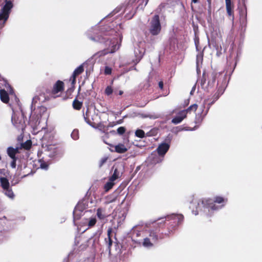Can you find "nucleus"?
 Here are the masks:
<instances>
[{
	"instance_id": "obj_13",
	"label": "nucleus",
	"mask_w": 262,
	"mask_h": 262,
	"mask_svg": "<svg viewBox=\"0 0 262 262\" xmlns=\"http://www.w3.org/2000/svg\"><path fill=\"white\" fill-rule=\"evenodd\" d=\"M63 90V83L61 81H58L53 86L52 94L54 98L58 96V93Z\"/></svg>"
},
{
	"instance_id": "obj_8",
	"label": "nucleus",
	"mask_w": 262,
	"mask_h": 262,
	"mask_svg": "<svg viewBox=\"0 0 262 262\" xmlns=\"http://www.w3.org/2000/svg\"><path fill=\"white\" fill-rule=\"evenodd\" d=\"M132 241L138 245H141L143 238L145 236L143 227L141 226H134L130 232Z\"/></svg>"
},
{
	"instance_id": "obj_5",
	"label": "nucleus",
	"mask_w": 262,
	"mask_h": 262,
	"mask_svg": "<svg viewBox=\"0 0 262 262\" xmlns=\"http://www.w3.org/2000/svg\"><path fill=\"white\" fill-rule=\"evenodd\" d=\"M36 100L37 98L36 97L33 98L32 100V104L31 106L32 111L30 117V122H34V126H37L39 124L40 121L39 120L47 111L46 108L42 106H38L37 108H35V107L33 110V104Z\"/></svg>"
},
{
	"instance_id": "obj_22",
	"label": "nucleus",
	"mask_w": 262,
	"mask_h": 262,
	"mask_svg": "<svg viewBox=\"0 0 262 262\" xmlns=\"http://www.w3.org/2000/svg\"><path fill=\"white\" fill-rule=\"evenodd\" d=\"M93 212L92 209L85 210L81 215V217L79 219H81L84 222H86V219L90 217V216H93Z\"/></svg>"
},
{
	"instance_id": "obj_19",
	"label": "nucleus",
	"mask_w": 262,
	"mask_h": 262,
	"mask_svg": "<svg viewBox=\"0 0 262 262\" xmlns=\"http://www.w3.org/2000/svg\"><path fill=\"white\" fill-rule=\"evenodd\" d=\"M155 243V242H153L150 238L145 236L143 238L141 245L145 248H149L153 246V244Z\"/></svg>"
},
{
	"instance_id": "obj_30",
	"label": "nucleus",
	"mask_w": 262,
	"mask_h": 262,
	"mask_svg": "<svg viewBox=\"0 0 262 262\" xmlns=\"http://www.w3.org/2000/svg\"><path fill=\"white\" fill-rule=\"evenodd\" d=\"M82 104V103L81 102L76 99L74 100L73 102V106L74 108L77 110H79L81 108Z\"/></svg>"
},
{
	"instance_id": "obj_18",
	"label": "nucleus",
	"mask_w": 262,
	"mask_h": 262,
	"mask_svg": "<svg viewBox=\"0 0 262 262\" xmlns=\"http://www.w3.org/2000/svg\"><path fill=\"white\" fill-rule=\"evenodd\" d=\"M96 214L98 218L101 221L104 220L106 217L110 216V214L107 213L105 211L101 208H99L97 210Z\"/></svg>"
},
{
	"instance_id": "obj_41",
	"label": "nucleus",
	"mask_w": 262,
	"mask_h": 262,
	"mask_svg": "<svg viewBox=\"0 0 262 262\" xmlns=\"http://www.w3.org/2000/svg\"><path fill=\"white\" fill-rule=\"evenodd\" d=\"M200 59V60L202 61V56L201 55H198L197 56V61H196V64L198 65L199 64V60Z\"/></svg>"
},
{
	"instance_id": "obj_50",
	"label": "nucleus",
	"mask_w": 262,
	"mask_h": 262,
	"mask_svg": "<svg viewBox=\"0 0 262 262\" xmlns=\"http://www.w3.org/2000/svg\"><path fill=\"white\" fill-rule=\"evenodd\" d=\"M194 90H195V87L194 86V87L192 88V90H191V92H190V94H192V92H193V91Z\"/></svg>"
},
{
	"instance_id": "obj_37",
	"label": "nucleus",
	"mask_w": 262,
	"mask_h": 262,
	"mask_svg": "<svg viewBox=\"0 0 262 262\" xmlns=\"http://www.w3.org/2000/svg\"><path fill=\"white\" fill-rule=\"evenodd\" d=\"M125 132V128L124 127H119L117 129V133L119 135H122Z\"/></svg>"
},
{
	"instance_id": "obj_44",
	"label": "nucleus",
	"mask_w": 262,
	"mask_h": 262,
	"mask_svg": "<svg viewBox=\"0 0 262 262\" xmlns=\"http://www.w3.org/2000/svg\"><path fill=\"white\" fill-rule=\"evenodd\" d=\"M198 116H199V115L196 116V120H195L196 122H201L203 120V118L201 119L199 118Z\"/></svg>"
},
{
	"instance_id": "obj_6",
	"label": "nucleus",
	"mask_w": 262,
	"mask_h": 262,
	"mask_svg": "<svg viewBox=\"0 0 262 262\" xmlns=\"http://www.w3.org/2000/svg\"><path fill=\"white\" fill-rule=\"evenodd\" d=\"M13 6L11 1L5 0V4L2 6L0 11V30L5 26Z\"/></svg>"
},
{
	"instance_id": "obj_53",
	"label": "nucleus",
	"mask_w": 262,
	"mask_h": 262,
	"mask_svg": "<svg viewBox=\"0 0 262 262\" xmlns=\"http://www.w3.org/2000/svg\"><path fill=\"white\" fill-rule=\"evenodd\" d=\"M225 1H226V3H228V2H231V0H225Z\"/></svg>"
},
{
	"instance_id": "obj_10",
	"label": "nucleus",
	"mask_w": 262,
	"mask_h": 262,
	"mask_svg": "<svg viewBox=\"0 0 262 262\" xmlns=\"http://www.w3.org/2000/svg\"><path fill=\"white\" fill-rule=\"evenodd\" d=\"M161 30V26L160 23L159 17L156 15L151 20L150 23L149 32L152 35H157Z\"/></svg>"
},
{
	"instance_id": "obj_49",
	"label": "nucleus",
	"mask_w": 262,
	"mask_h": 262,
	"mask_svg": "<svg viewBox=\"0 0 262 262\" xmlns=\"http://www.w3.org/2000/svg\"><path fill=\"white\" fill-rule=\"evenodd\" d=\"M123 91H119L118 94H119V95H121L123 94Z\"/></svg>"
},
{
	"instance_id": "obj_14",
	"label": "nucleus",
	"mask_w": 262,
	"mask_h": 262,
	"mask_svg": "<svg viewBox=\"0 0 262 262\" xmlns=\"http://www.w3.org/2000/svg\"><path fill=\"white\" fill-rule=\"evenodd\" d=\"M169 148V144L166 143H163L160 144L157 149V151L159 156L163 157L167 152Z\"/></svg>"
},
{
	"instance_id": "obj_12",
	"label": "nucleus",
	"mask_w": 262,
	"mask_h": 262,
	"mask_svg": "<svg viewBox=\"0 0 262 262\" xmlns=\"http://www.w3.org/2000/svg\"><path fill=\"white\" fill-rule=\"evenodd\" d=\"M45 151L47 155L51 158L55 157L59 152V149L57 148L55 145H49L46 147Z\"/></svg>"
},
{
	"instance_id": "obj_38",
	"label": "nucleus",
	"mask_w": 262,
	"mask_h": 262,
	"mask_svg": "<svg viewBox=\"0 0 262 262\" xmlns=\"http://www.w3.org/2000/svg\"><path fill=\"white\" fill-rule=\"evenodd\" d=\"M112 72V69L108 67H105L104 70V73L106 75L111 74Z\"/></svg>"
},
{
	"instance_id": "obj_54",
	"label": "nucleus",
	"mask_w": 262,
	"mask_h": 262,
	"mask_svg": "<svg viewBox=\"0 0 262 262\" xmlns=\"http://www.w3.org/2000/svg\"><path fill=\"white\" fill-rule=\"evenodd\" d=\"M134 13L131 16H128V18H130L133 17V16L134 15Z\"/></svg>"
},
{
	"instance_id": "obj_27",
	"label": "nucleus",
	"mask_w": 262,
	"mask_h": 262,
	"mask_svg": "<svg viewBox=\"0 0 262 262\" xmlns=\"http://www.w3.org/2000/svg\"><path fill=\"white\" fill-rule=\"evenodd\" d=\"M100 234V233H96L93 237L89 239V242H91L93 241V246L94 248L96 247V244L98 242Z\"/></svg>"
},
{
	"instance_id": "obj_45",
	"label": "nucleus",
	"mask_w": 262,
	"mask_h": 262,
	"mask_svg": "<svg viewBox=\"0 0 262 262\" xmlns=\"http://www.w3.org/2000/svg\"><path fill=\"white\" fill-rule=\"evenodd\" d=\"M117 201V198H114V199L111 200L110 201H109V203H113V202H115Z\"/></svg>"
},
{
	"instance_id": "obj_3",
	"label": "nucleus",
	"mask_w": 262,
	"mask_h": 262,
	"mask_svg": "<svg viewBox=\"0 0 262 262\" xmlns=\"http://www.w3.org/2000/svg\"><path fill=\"white\" fill-rule=\"evenodd\" d=\"M227 202L225 198H193L189 208L193 214L196 215L203 212L206 215H211L213 211L221 209Z\"/></svg>"
},
{
	"instance_id": "obj_31",
	"label": "nucleus",
	"mask_w": 262,
	"mask_h": 262,
	"mask_svg": "<svg viewBox=\"0 0 262 262\" xmlns=\"http://www.w3.org/2000/svg\"><path fill=\"white\" fill-rule=\"evenodd\" d=\"M114 185V181H112L109 179L108 182H107L104 185V189H105V191H108L110 189H111L112 188V187Z\"/></svg>"
},
{
	"instance_id": "obj_24",
	"label": "nucleus",
	"mask_w": 262,
	"mask_h": 262,
	"mask_svg": "<svg viewBox=\"0 0 262 262\" xmlns=\"http://www.w3.org/2000/svg\"><path fill=\"white\" fill-rule=\"evenodd\" d=\"M0 97L1 100L4 103H8L9 100V97L7 92L4 90H0Z\"/></svg>"
},
{
	"instance_id": "obj_23",
	"label": "nucleus",
	"mask_w": 262,
	"mask_h": 262,
	"mask_svg": "<svg viewBox=\"0 0 262 262\" xmlns=\"http://www.w3.org/2000/svg\"><path fill=\"white\" fill-rule=\"evenodd\" d=\"M122 174V172L119 170V168H116L114 170L113 174L110 178V180L112 181H115L116 179L120 178Z\"/></svg>"
},
{
	"instance_id": "obj_28",
	"label": "nucleus",
	"mask_w": 262,
	"mask_h": 262,
	"mask_svg": "<svg viewBox=\"0 0 262 262\" xmlns=\"http://www.w3.org/2000/svg\"><path fill=\"white\" fill-rule=\"evenodd\" d=\"M223 92H221V93H219V92H217L216 93L214 96H213V100L210 102V103H208V108L206 112V113L204 115H206L207 113V112L208 111V110L209 109V107L214 102H215L220 97V96L223 94Z\"/></svg>"
},
{
	"instance_id": "obj_9",
	"label": "nucleus",
	"mask_w": 262,
	"mask_h": 262,
	"mask_svg": "<svg viewBox=\"0 0 262 262\" xmlns=\"http://www.w3.org/2000/svg\"><path fill=\"white\" fill-rule=\"evenodd\" d=\"M11 121L14 126L18 131L23 132L25 128V123L22 114L20 113H13Z\"/></svg>"
},
{
	"instance_id": "obj_36",
	"label": "nucleus",
	"mask_w": 262,
	"mask_h": 262,
	"mask_svg": "<svg viewBox=\"0 0 262 262\" xmlns=\"http://www.w3.org/2000/svg\"><path fill=\"white\" fill-rule=\"evenodd\" d=\"M113 92V89L111 86H107L105 90V94L107 96L111 95Z\"/></svg>"
},
{
	"instance_id": "obj_57",
	"label": "nucleus",
	"mask_w": 262,
	"mask_h": 262,
	"mask_svg": "<svg viewBox=\"0 0 262 262\" xmlns=\"http://www.w3.org/2000/svg\"><path fill=\"white\" fill-rule=\"evenodd\" d=\"M185 130H189V129H185ZM190 130H192V129H190Z\"/></svg>"
},
{
	"instance_id": "obj_35",
	"label": "nucleus",
	"mask_w": 262,
	"mask_h": 262,
	"mask_svg": "<svg viewBox=\"0 0 262 262\" xmlns=\"http://www.w3.org/2000/svg\"><path fill=\"white\" fill-rule=\"evenodd\" d=\"M39 162L40 163V167L41 169H48V164L46 162H44L42 160H40L39 161Z\"/></svg>"
},
{
	"instance_id": "obj_33",
	"label": "nucleus",
	"mask_w": 262,
	"mask_h": 262,
	"mask_svg": "<svg viewBox=\"0 0 262 262\" xmlns=\"http://www.w3.org/2000/svg\"><path fill=\"white\" fill-rule=\"evenodd\" d=\"M4 190L5 191V195L7 196H13V192L12 190L10 189V187H9V188L4 189Z\"/></svg>"
},
{
	"instance_id": "obj_1",
	"label": "nucleus",
	"mask_w": 262,
	"mask_h": 262,
	"mask_svg": "<svg viewBox=\"0 0 262 262\" xmlns=\"http://www.w3.org/2000/svg\"><path fill=\"white\" fill-rule=\"evenodd\" d=\"M121 28V24L117 26L115 30L110 28V26L100 28L99 26H96L86 32L87 36L93 41L106 42V39L110 40L109 48L98 53V56L113 53L119 49L122 39L121 32L119 30Z\"/></svg>"
},
{
	"instance_id": "obj_43",
	"label": "nucleus",
	"mask_w": 262,
	"mask_h": 262,
	"mask_svg": "<svg viewBox=\"0 0 262 262\" xmlns=\"http://www.w3.org/2000/svg\"><path fill=\"white\" fill-rule=\"evenodd\" d=\"M159 86L161 89H162L163 88V83L162 81H160L159 82Z\"/></svg>"
},
{
	"instance_id": "obj_29",
	"label": "nucleus",
	"mask_w": 262,
	"mask_h": 262,
	"mask_svg": "<svg viewBox=\"0 0 262 262\" xmlns=\"http://www.w3.org/2000/svg\"><path fill=\"white\" fill-rule=\"evenodd\" d=\"M226 7L227 9V12L229 16H232V20H233V12L231 8V2L226 3Z\"/></svg>"
},
{
	"instance_id": "obj_55",
	"label": "nucleus",
	"mask_w": 262,
	"mask_h": 262,
	"mask_svg": "<svg viewBox=\"0 0 262 262\" xmlns=\"http://www.w3.org/2000/svg\"><path fill=\"white\" fill-rule=\"evenodd\" d=\"M148 1V0H146L145 5H147Z\"/></svg>"
},
{
	"instance_id": "obj_7",
	"label": "nucleus",
	"mask_w": 262,
	"mask_h": 262,
	"mask_svg": "<svg viewBox=\"0 0 262 262\" xmlns=\"http://www.w3.org/2000/svg\"><path fill=\"white\" fill-rule=\"evenodd\" d=\"M198 108V105L193 104L190 105L186 110H183L179 111L177 115L172 119L171 122L174 124H178L180 123L187 116L188 113H190L191 112H195Z\"/></svg>"
},
{
	"instance_id": "obj_32",
	"label": "nucleus",
	"mask_w": 262,
	"mask_h": 262,
	"mask_svg": "<svg viewBox=\"0 0 262 262\" xmlns=\"http://www.w3.org/2000/svg\"><path fill=\"white\" fill-rule=\"evenodd\" d=\"M71 137L75 140L79 138V133L78 130L74 129L71 133Z\"/></svg>"
},
{
	"instance_id": "obj_26",
	"label": "nucleus",
	"mask_w": 262,
	"mask_h": 262,
	"mask_svg": "<svg viewBox=\"0 0 262 262\" xmlns=\"http://www.w3.org/2000/svg\"><path fill=\"white\" fill-rule=\"evenodd\" d=\"M0 182L3 189L9 188L10 184L8 180L5 177L0 178Z\"/></svg>"
},
{
	"instance_id": "obj_20",
	"label": "nucleus",
	"mask_w": 262,
	"mask_h": 262,
	"mask_svg": "<svg viewBox=\"0 0 262 262\" xmlns=\"http://www.w3.org/2000/svg\"><path fill=\"white\" fill-rule=\"evenodd\" d=\"M7 152L8 155L11 159L16 158L15 155L18 152V148H13L12 147H9L7 148Z\"/></svg>"
},
{
	"instance_id": "obj_16",
	"label": "nucleus",
	"mask_w": 262,
	"mask_h": 262,
	"mask_svg": "<svg viewBox=\"0 0 262 262\" xmlns=\"http://www.w3.org/2000/svg\"><path fill=\"white\" fill-rule=\"evenodd\" d=\"M148 158L153 164L158 163L163 160V157L159 156L157 151H153Z\"/></svg>"
},
{
	"instance_id": "obj_39",
	"label": "nucleus",
	"mask_w": 262,
	"mask_h": 262,
	"mask_svg": "<svg viewBox=\"0 0 262 262\" xmlns=\"http://www.w3.org/2000/svg\"><path fill=\"white\" fill-rule=\"evenodd\" d=\"M211 77H212V81L211 82H208V84L209 85H210V86H212L213 85V84L215 82V76L214 74H212L211 75Z\"/></svg>"
},
{
	"instance_id": "obj_21",
	"label": "nucleus",
	"mask_w": 262,
	"mask_h": 262,
	"mask_svg": "<svg viewBox=\"0 0 262 262\" xmlns=\"http://www.w3.org/2000/svg\"><path fill=\"white\" fill-rule=\"evenodd\" d=\"M115 151L118 153L123 154L127 150V148L123 144H119L114 146Z\"/></svg>"
},
{
	"instance_id": "obj_48",
	"label": "nucleus",
	"mask_w": 262,
	"mask_h": 262,
	"mask_svg": "<svg viewBox=\"0 0 262 262\" xmlns=\"http://www.w3.org/2000/svg\"><path fill=\"white\" fill-rule=\"evenodd\" d=\"M207 102V100H204V103L203 104V105L202 106V111H203L204 108L205 107V103Z\"/></svg>"
},
{
	"instance_id": "obj_2",
	"label": "nucleus",
	"mask_w": 262,
	"mask_h": 262,
	"mask_svg": "<svg viewBox=\"0 0 262 262\" xmlns=\"http://www.w3.org/2000/svg\"><path fill=\"white\" fill-rule=\"evenodd\" d=\"M184 216L181 214H171L162 217L161 222L155 223L154 228L148 231V237L153 242H157L162 234L167 236L173 233L177 227L182 224Z\"/></svg>"
},
{
	"instance_id": "obj_56",
	"label": "nucleus",
	"mask_w": 262,
	"mask_h": 262,
	"mask_svg": "<svg viewBox=\"0 0 262 262\" xmlns=\"http://www.w3.org/2000/svg\"><path fill=\"white\" fill-rule=\"evenodd\" d=\"M148 1V0H146L145 5H147Z\"/></svg>"
},
{
	"instance_id": "obj_17",
	"label": "nucleus",
	"mask_w": 262,
	"mask_h": 262,
	"mask_svg": "<svg viewBox=\"0 0 262 262\" xmlns=\"http://www.w3.org/2000/svg\"><path fill=\"white\" fill-rule=\"evenodd\" d=\"M111 230H109L108 231L107 237L105 238V246L106 247V251H108L109 254H111V247L113 244V241L110 237V232Z\"/></svg>"
},
{
	"instance_id": "obj_4",
	"label": "nucleus",
	"mask_w": 262,
	"mask_h": 262,
	"mask_svg": "<svg viewBox=\"0 0 262 262\" xmlns=\"http://www.w3.org/2000/svg\"><path fill=\"white\" fill-rule=\"evenodd\" d=\"M93 203L92 198H83L81 200L79 201L73 212V223L75 226L77 225V221L79 220L83 212L88 210L87 208L91 205L92 206Z\"/></svg>"
},
{
	"instance_id": "obj_42",
	"label": "nucleus",
	"mask_w": 262,
	"mask_h": 262,
	"mask_svg": "<svg viewBox=\"0 0 262 262\" xmlns=\"http://www.w3.org/2000/svg\"><path fill=\"white\" fill-rule=\"evenodd\" d=\"M6 170L4 169H0V174L5 175Z\"/></svg>"
},
{
	"instance_id": "obj_46",
	"label": "nucleus",
	"mask_w": 262,
	"mask_h": 262,
	"mask_svg": "<svg viewBox=\"0 0 262 262\" xmlns=\"http://www.w3.org/2000/svg\"><path fill=\"white\" fill-rule=\"evenodd\" d=\"M126 198H124V199L122 201L121 205L123 206L124 203H125Z\"/></svg>"
},
{
	"instance_id": "obj_34",
	"label": "nucleus",
	"mask_w": 262,
	"mask_h": 262,
	"mask_svg": "<svg viewBox=\"0 0 262 262\" xmlns=\"http://www.w3.org/2000/svg\"><path fill=\"white\" fill-rule=\"evenodd\" d=\"M144 131L141 129H137L135 132L136 136L139 138L144 137Z\"/></svg>"
},
{
	"instance_id": "obj_11",
	"label": "nucleus",
	"mask_w": 262,
	"mask_h": 262,
	"mask_svg": "<svg viewBox=\"0 0 262 262\" xmlns=\"http://www.w3.org/2000/svg\"><path fill=\"white\" fill-rule=\"evenodd\" d=\"M145 53L143 43L140 42L134 50V54L136 57V62H138L143 56Z\"/></svg>"
},
{
	"instance_id": "obj_15",
	"label": "nucleus",
	"mask_w": 262,
	"mask_h": 262,
	"mask_svg": "<svg viewBox=\"0 0 262 262\" xmlns=\"http://www.w3.org/2000/svg\"><path fill=\"white\" fill-rule=\"evenodd\" d=\"M84 71L83 65H80L77 67L74 71L70 80L71 81L72 84H75L76 82V77L82 73Z\"/></svg>"
},
{
	"instance_id": "obj_40",
	"label": "nucleus",
	"mask_w": 262,
	"mask_h": 262,
	"mask_svg": "<svg viewBox=\"0 0 262 262\" xmlns=\"http://www.w3.org/2000/svg\"><path fill=\"white\" fill-rule=\"evenodd\" d=\"M16 158L12 159V161L11 162V166L13 168H15L16 167Z\"/></svg>"
},
{
	"instance_id": "obj_51",
	"label": "nucleus",
	"mask_w": 262,
	"mask_h": 262,
	"mask_svg": "<svg viewBox=\"0 0 262 262\" xmlns=\"http://www.w3.org/2000/svg\"><path fill=\"white\" fill-rule=\"evenodd\" d=\"M84 119H85V121H86L88 123L90 124V121H89V120H87L86 118L85 117H84Z\"/></svg>"
},
{
	"instance_id": "obj_58",
	"label": "nucleus",
	"mask_w": 262,
	"mask_h": 262,
	"mask_svg": "<svg viewBox=\"0 0 262 262\" xmlns=\"http://www.w3.org/2000/svg\"><path fill=\"white\" fill-rule=\"evenodd\" d=\"M105 160H102V162H104Z\"/></svg>"
},
{
	"instance_id": "obj_25",
	"label": "nucleus",
	"mask_w": 262,
	"mask_h": 262,
	"mask_svg": "<svg viewBox=\"0 0 262 262\" xmlns=\"http://www.w3.org/2000/svg\"><path fill=\"white\" fill-rule=\"evenodd\" d=\"M96 221L95 216H90V217L86 219V222H83V223L87 224L89 227H91L96 224Z\"/></svg>"
},
{
	"instance_id": "obj_47",
	"label": "nucleus",
	"mask_w": 262,
	"mask_h": 262,
	"mask_svg": "<svg viewBox=\"0 0 262 262\" xmlns=\"http://www.w3.org/2000/svg\"><path fill=\"white\" fill-rule=\"evenodd\" d=\"M191 1L192 3H193L194 4L198 3V1H199L198 0H191Z\"/></svg>"
},
{
	"instance_id": "obj_52",
	"label": "nucleus",
	"mask_w": 262,
	"mask_h": 262,
	"mask_svg": "<svg viewBox=\"0 0 262 262\" xmlns=\"http://www.w3.org/2000/svg\"><path fill=\"white\" fill-rule=\"evenodd\" d=\"M123 220H124L125 217V215H124V213L122 214Z\"/></svg>"
}]
</instances>
